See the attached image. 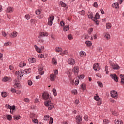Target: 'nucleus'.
<instances>
[{
    "label": "nucleus",
    "mask_w": 124,
    "mask_h": 124,
    "mask_svg": "<svg viewBox=\"0 0 124 124\" xmlns=\"http://www.w3.org/2000/svg\"><path fill=\"white\" fill-rule=\"evenodd\" d=\"M37 17L38 18V19H42V18H43V15L38 16Z\"/></svg>",
    "instance_id": "64"
},
{
    "label": "nucleus",
    "mask_w": 124,
    "mask_h": 124,
    "mask_svg": "<svg viewBox=\"0 0 124 124\" xmlns=\"http://www.w3.org/2000/svg\"><path fill=\"white\" fill-rule=\"evenodd\" d=\"M3 82H11V78L8 77H5L3 79Z\"/></svg>",
    "instance_id": "15"
},
{
    "label": "nucleus",
    "mask_w": 124,
    "mask_h": 124,
    "mask_svg": "<svg viewBox=\"0 0 124 124\" xmlns=\"http://www.w3.org/2000/svg\"><path fill=\"white\" fill-rule=\"evenodd\" d=\"M79 14H80V15H82L84 16L86 14V12H85V11L82 10L81 11L78 12Z\"/></svg>",
    "instance_id": "39"
},
{
    "label": "nucleus",
    "mask_w": 124,
    "mask_h": 124,
    "mask_svg": "<svg viewBox=\"0 0 124 124\" xmlns=\"http://www.w3.org/2000/svg\"><path fill=\"white\" fill-rule=\"evenodd\" d=\"M68 38L69 40H71L73 38L72 37V35L71 34H69L68 35Z\"/></svg>",
    "instance_id": "61"
},
{
    "label": "nucleus",
    "mask_w": 124,
    "mask_h": 124,
    "mask_svg": "<svg viewBox=\"0 0 124 124\" xmlns=\"http://www.w3.org/2000/svg\"><path fill=\"white\" fill-rule=\"evenodd\" d=\"M111 68L114 70L120 69V66L117 64H115L114 63H111L110 64Z\"/></svg>",
    "instance_id": "6"
},
{
    "label": "nucleus",
    "mask_w": 124,
    "mask_h": 124,
    "mask_svg": "<svg viewBox=\"0 0 124 124\" xmlns=\"http://www.w3.org/2000/svg\"><path fill=\"white\" fill-rule=\"evenodd\" d=\"M1 95L2 97H6V96H7V94L6 93V92H2L1 93Z\"/></svg>",
    "instance_id": "42"
},
{
    "label": "nucleus",
    "mask_w": 124,
    "mask_h": 124,
    "mask_svg": "<svg viewBox=\"0 0 124 124\" xmlns=\"http://www.w3.org/2000/svg\"><path fill=\"white\" fill-rule=\"evenodd\" d=\"M25 18L27 20H30L31 19V16L29 15H26L25 16Z\"/></svg>",
    "instance_id": "41"
},
{
    "label": "nucleus",
    "mask_w": 124,
    "mask_h": 124,
    "mask_svg": "<svg viewBox=\"0 0 124 124\" xmlns=\"http://www.w3.org/2000/svg\"><path fill=\"white\" fill-rule=\"evenodd\" d=\"M23 72L24 74H29V73H31V69L29 68L28 69L24 70Z\"/></svg>",
    "instance_id": "25"
},
{
    "label": "nucleus",
    "mask_w": 124,
    "mask_h": 124,
    "mask_svg": "<svg viewBox=\"0 0 124 124\" xmlns=\"http://www.w3.org/2000/svg\"><path fill=\"white\" fill-rule=\"evenodd\" d=\"M38 42H39L40 43H44V40H43V39H39V40H38Z\"/></svg>",
    "instance_id": "52"
},
{
    "label": "nucleus",
    "mask_w": 124,
    "mask_h": 124,
    "mask_svg": "<svg viewBox=\"0 0 124 124\" xmlns=\"http://www.w3.org/2000/svg\"><path fill=\"white\" fill-rule=\"evenodd\" d=\"M93 6H94V7H98V4H97V2H95L93 3Z\"/></svg>",
    "instance_id": "63"
},
{
    "label": "nucleus",
    "mask_w": 124,
    "mask_h": 124,
    "mask_svg": "<svg viewBox=\"0 0 124 124\" xmlns=\"http://www.w3.org/2000/svg\"><path fill=\"white\" fill-rule=\"evenodd\" d=\"M82 39H89L90 38V36L88 35H83L81 38Z\"/></svg>",
    "instance_id": "34"
},
{
    "label": "nucleus",
    "mask_w": 124,
    "mask_h": 124,
    "mask_svg": "<svg viewBox=\"0 0 124 124\" xmlns=\"http://www.w3.org/2000/svg\"><path fill=\"white\" fill-rule=\"evenodd\" d=\"M28 84L29 86H31L32 85V82L31 80H28Z\"/></svg>",
    "instance_id": "57"
},
{
    "label": "nucleus",
    "mask_w": 124,
    "mask_h": 124,
    "mask_svg": "<svg viewBox=\"0 0 124 124\" xmlns=\"http://www.w3.org/2000/svg\"><path fill=\"white\" fill-rule=\"evenodd\" d=\"M110 96L111 97H113L115 99L118 98V97H119L117 92L114 90L110 92Z\"/></svg>",
    "instance_id": "3"
},
{
    "label": "nucleus",
    "mask_w": 124,
    "mask_h": 124,
    "mask_svg": "<svg viewBox=\"0 0 124 124\" xmlns=\"http://www.w3.org/2000/svg\"><path fill=\"white\" fill-rule=\"evenodd\" d=\"M60 5L62 6V7H66L67 5L66 4H65L64 2L62 1L60 2Z\"/></svg>",
    "instance_id": "32"
},
{
    "label": "nucleus",
    "mask_w": 124,
    "mask_h": 124,
    "mask_svg": "<svg viewBox=\"0 0 124 124\" xmlns=\"http://www.w3.org/2000/svg\"><path fill=\"white\" fill-rule=\"evenodd\" d=\"M103 122H104V124H108L109 123V120H107V119H104L103 120Z\"/></svg>",
    "instance_id": "55"
},
{
    "label": "nucleus",
    "mask_w": 124,
    "mask_h": 124,
    "mask_svg": "<svg viewBox=\"0 0 124 124\" xmlns=\"http://www.w3.org/2000/svg\"><path fill=\"white\" fill-rule=\"evenodd\" d=\"M45 36H48V33H45L44 32H41L39 33L38 38L39 39H41L42 37H44Z\"/></svg>",
    "instance_id": "9"
},
{
    "label": "nucleus",
    "mask_w": 124,
    "mask_h": 124,
    "mask_svg": "<svg viewBox=\"0 0 124 124\" xmlns=\"http://www.w3.org/2000/svg\"><path fill=\"white\" fill-rule=\"evenodd\" d=\"M14 11V8L12 7H8L6 12L7 13H12Z\"/></svg>",
    "instance_id": "12"
},
{
    "label": "nucleus",
    "mask_w": 124,
    "mask_h": 124,
    "mask_svg": "<svg viewBox=\"0 0 124 124\" xmlns=\"http://www.w3.org/2000/svg\"><path fill=\"white\" fill-rule=\"evenodd\" d=\"M93 28H90L88 31V33L89 34H91L92 32H93Z\"/></svg>",
    "instance_id": "51"
},
{
    "label": "nucleus",
    "mask_w": 124,
    "mask_h": 124,
    "mask_svg": "<svg viewBox=\"0 0 124 124\" xmlns=\"http://www.w3.org/2000/svg\"><path fill=\"white\" fill-rule=\"evenodd\" d=\"M16 74H17L18 76H19L20 78H22L23 76H24V71H18L17 72H16Z\"/></svg>",
    "instance_id": "13"
},
{
    "label": "nucleus",
    "mask_w": 124,
    "mask_h": 124,
    "mask_svg": "<svg viewBox=\"0 0 124 124\" xmlns=\"http://www.w3.org/2000/svg\"><path fill=\"white\" fill-rule=\"evenodd\" d=\"M11 45V43L10 42H8L4 44V46H10Z\"/></svg>",
    "instance_id": "49"
},
{
    "label": "nucleus",
    "mask_w": 124,
    "mask_h": 124,
    "mask_svg": "<svg viewBox=\"0 0 124 124\" xmlns=\"http://www.w3.org/2000/svg\"><path fill=\"white\" fill-rule=\"evenodd\" d=\"M63 31H69V25H66L63 27Z\"/></svg>",
    "instance_id": "24"
},
{
    "label": "nucleus",
    "mask_w": 124,
    "mask_h": 124,
    "mask_svg": "<svg viewBox=\"0 0 124 124\" xmlns=\"http://www.w3.org/2000/svg\"><path fill=\"white\" fill-rule=\"evenodd\" d=\"M34 48L36 49V51H37V52H38V53H41V50H40V48H39V47H38V46L36 45L34 46Z\"/></svg>",
    "instance_id": "30"
},
{
    "label": "nucleus",
    "mask_w": 124,
    "mask_h": 124,
    "mask_svg": "<svg viewBox=\"0 0 124 124\" xmlns=\"http://www.w3.org/2000/svg\"><path fill=\"white\" fill-rule=\"evenodd\" d=\"M7 119L9 121H11L12 120V117L10 115H7Z\"/></svg>",
    "instance_id": "44"
},
{
    "label": "nucleus",
    "mask_w": 124,
    "mask_h": 124,
    "mask_svg": "<svg viewBox=\"0 0 124 124\" xmlns=\"http://www.w3.org/2000/svg\"><path fill=\"white\" fill-rule=\"evenodd\" d=\"M54 19H55V16H49L48 21L47 23L49 26H52V25H53V21H54Z\"/></svg>",
    "instance_id": "4"
},
{
    "label": "nucleus",
    "mask_w": 124,
    "mask_h": 124,
    "mask_svg": "<svg viewBox=\"0 0 124 124\" xmlns=\"http://www.w3.org/2000/svg\"><path fill=\"white\" fill-rule=\"evenodd\" d=\"M68 54V52L67 51V50H64L62 52H61L60 53V54L61 55V56H63V55H67Z\"/></svg>",
    "instance_id": "35"
},
{
    "label": "nucleus",
    "mask_w": 124,
    "mask_h": 124,
    "mask_svg": "<svg viewBox=\"0 0 124 124\" xmlns=\"http://www.w3.org/2000/svg\"><path fill=\"white\" fill-rule=\"evenodd\" d=\"M124 1V0H118V2L113 3L112 5L113 8H119V4H122V2Z\"/></svg>",
    "instance_id": "2"
},
{
    "label": "nucleus",
    "mask_w": 124,
    "mask_h": 124,
    "mask_svg": "<svg viewBox=\"0 0 124 124\" xmlns=\"http://www.w3.org/2000/svg\"><path fill=\"white\" fill-rule=\"evenodd\" d=\"M94 99L95 100H97V101L99 100V96H94Z\"/></svg>",
    "instance_id": "60"
},
{
    "label": "nucleus",
    "mask_w": 124,
    "mask_h": 124,
    "mask_svg": "<svg viewBox=\"0 0 124 124\" xmlns=\"http://www.w3.org/2000/svg\"><path fill=\"white\" fill-rule=\"evenodd\" d=\"M52 92L54 96H57V91L54 88L53 89Z\"/></svg>",
    "instance_id": "46"
},
{
    "label": "nucleus",
    "mask_w": 124,
    "mask_h": 124,
    "mask_svg": "<svg viewBox=\"0 0 124 124\" xmlns=\"http://www.w3.org/2000/svg\"><path fill=\"white\" fill-rule=\"evenodd\" d=\"M38 58L42 59V58H45V57H44V54H39V55L38 56Z\"/></svg>",
    "instance_id": "48"
},
{
    "label": "nucleus",
    "mask_w": 124,
    "mask_h": 124,
    "mask_svg": "<svg viewBox=\"0 0 124 124\" xmlns=\"http://www.w3.org/2000/svg\"><path fill=\"white\" fill-rule=\"evenodd\" d=\"M55 51L58 53H62V47H56L55 48Z\"/></svg>",
    "instance_id": "21"
},
{
    "label": "nucleus",
    "mask_w": 124,
    "mask_h": 124,
    "mask_svg": "<svg viewBox=\"0 0 124 124\" xmlns=\"http://www.w3.org/2000/svg\"><path fill=\"white\" fill-rule=\"evenodd\" d=\"M120 78H121V83L124 85V75H120Z\"/></svg>",
    "instance_id": "29"
},
{
    "label": "nucleus",
    "mask_w": 124,
    "mask_h": 124,
    "mask_svg": "<svg viewBox=\"0 0 124 124\" xmlns=\"http://www.w3.org/2000/svg\"><path fill=\"white\" fill-rule=\"evenodd\" d=\"M78 84H79V80H78V79L76 80L75 81V85L76 86H78Z\"/></svg>",
    "instance_id": "58"
},
{
    "label": "nucleus",
    "mask_w": 124,
    "mask_h": 124,
    "mask_svg": "<svg viewBox=\"0 0 124 124\" xmlns=\"http://www.w3.org/2000/svg\"><path fill=\"white\" fill-rule=\"evenodd\" d=\"M93 68L95 71H98L100 69V67L99 66V64L98 63H96L93 65Z\"/></svg>",
    "instance_id": "7"
},
{
    "label": "nucleus",
    "mask_w": 124,
    "mask_h": 124,
    "mask_svg": "<svg viewBox=\"0 0 124 124\" xmlns=\"http://www.w3.org/2000/svg\"><path fill=\"white\" fill-rule=\"evenodd\" d=\"M31 24H33V25H34L36 24V23H37V20L36 19H32L31 20Z\"/></svg>",
    "instance_id": "36"
},
{
    "label": "nucleus",
    "mask_w": 124,
    "mask_h": 124,
    "mask_svg": "<svg viewBox=\"0 0 124 124\" xmlns=\"http://www.w3.org/2000/svg\"><path fill=\"white\" fill-rule=\"evenodd\" d=\"M73 72H74L75 75H78V73L79 72V68L78 67V66H75L73 68Z\"/></svg>",
    "instance_id": "8"
},
{
    "label": "nucleus",
    "mask_w": 124,
    "mask_h": 124,
    "mask_svg": "<svg viewBox=\"0 0 124 124\" xmlns=\"http://www.w3.org/2000/svg\"><path fill=\"white\" fill-rule=\"evenodd\" d=\"M76 121L78 123H80L82 122V117H80V115H78L76 117Z\"/></svg>",
    "instance_id": "22"
},
{
    "label": "nucleus",
    "mask_w": 124,
    "mask_h": 124,
    "mask_svg": "<svg viewBox=\"0 0 124 124\" xmlns=\"http://www.w3.org/2000/svg\"><path fill=\"white\" fill-rule=\"evenodd\" d=\"M105 71H106V74H108V73H109V72L108 71V66H105Z\"/></svg>",
    "instance_id": "43"
},
{
    "label": "nucleus",
    "mask_w": 124,
    "mask_h": 124,
    "mask_svg": "<svg viewBox=\"0 0 124 124\" xmlns=\"http://www.w3.org/2000/svg\"><path fill=\"white\" fill-rule=\"evenodd\" d=\"M72 93H74V94H77L78 93V92H77V90H74L71 91Z\"/></svg>",
    "instance_id": "47"
},
{
    "label": "nucleus",
    "mask_w": 124,
    "mask_h": 124,
    "mask_svg": "<svg viewBox=\"0 0 124 124\" xmlns=\"http://www.w3.org/2000/svg\"><path fill=\"white\" fill-rule=\"evenodd\" d=\"M112 115H113L114 116H118V112L114 111H112Z\"/></svg>",
    "instance_id": "53"
},
{
    "label": "nucleus",
    "mask_w": 124,
    "mask_h": 124,
    "mask_svg": "<svg viewBox=\"0 0 124 124\" xmlns=\"http://www.w3.org/2000/svg\"><path fill=\"white\" fill-rule=\"evenodd\" d=\"M41 13V10H38L36 11V14L39 15Z\"/></svg>",
    "instance_id": "56"
},
{
    "label": "nucleus",
    "mask_w": 124,
    "mask_h": 124,
    "mask_svg": "<svg viewBox=\"0 0 124 124\" xmlns=\"http://www.w3.org/2000/svg\"><path fill=\"white\" fill-rule=\"evenodd\" d=\"M53 122H54V119H53V118L50 117V120H49V124H53Z\"/></svg>",
    "instance_id": "54"
},
{
    "label": "nucleus",
    "mask_w": 124,
    "mask_h": 124,
    "mask_svg": "<svg viewBox=\"0 0 124 124\" xmlns=\"http://www.w3.org/2000/svg\"><path fill=\"white\" fill-rule=\"evenodd\" d=\"M115 124H123V121L121 120H115L114 121Z\"/></svg>",
    "instance_id": "28"
},
{
    "label": "nucleus",
    "mask_w": 124,
    "mask_h": 124,
    "mask_svg": "<svg viewBox=\"0 0 124 124\" xmlns=\"http://www.w3.org/2000/svg\"><path fill=\"white\" fill-rule=\"evenodd\" d=\"M79 55L80 57H82V58H85L86 57V52L81 51L79 52Z\"/></svg>",
    "instance_id": "27"
},
{
    "label": "nucleus",
    "mask_w": 124,
    "mask_h": 124,
    "mask_svg": "<svg viewBox=\"0 0 124 124\" xmlns=\"http://www.w3.org/2000/svg\"><path fill=\"white\" fill-rule=\"evenodd\" d=\"M32 121L34 124H37V123H38V120L36 119H32Z\"/></svg>",
    "instance_id": "50"
},
{
    "label": "nucleus",
    "mask_w": 124,
    "mask_h": 124,
    "mask_svg": "<svg viewBox=\"0 0 124 124\" xmlns=\"http://www.w3.org/2000/svg\"><path fill=\"white\" fill-rule=\"evenodd\" d=\"M38 70H39L40 75H43V74H44V71H43V67L42 66L39 67Z\"/></svg>",
    "instance_id": "16"
},
{
    "label": "nucleus",
    "mask_w": 124,
    "mask_h": 124,
    "mask_svg": "<svg viewBox=\"0 0 124 124\" xmlns=\"http://www.w3.org/2000/svg\"><path fill=\"white\" fill-rule=\"evenodd\" d=\"M68 64H70L71 65H73L75 64V60L72 58H70L68 60Z\"/></svg>",
    "instance_id": "11"
},
{
    "label": "nucleus",
    "mask_w": 124,
    "mask_h": 124,
    "mask_svg": "<svg viewBox=\"0 0 124 124\" xmlns=\"http://www.w3.org/2000/svg\"><path fill=\"white\" fill-rule=\"evenodd\" d=\"M19 66L20 67H23L24 66H26V62H21L20 63Z\"/></svg>",
    "instance_id": "40"
},
{
    "label": "nucleus",
    "mask_w": 124,
    "mask_h": 124,
    "mask_svg": "<svg viewBox=\"0 0 124 124\" xmlns=\"http://www.w3.org/2000/svg\"><path fill=\"white\" fill-rule=\"evenodd\" d=\"M104 37L106 38V39L109 40L110 38H111V36L109 33H105Z\"/></svg>",
    "instance_id": "20"
},
{
    "label": "nucleus",
    "mask_w": 124,
    "mask_h": 124,
    "mask_svg": "<svg viewBox=\"0 0 124 124\" xmlns=\"http://www.w3.org/2000/svg\"><path fill=\"white\" fill-rule=\"evenodd\" d=\"M42 97L45 100L49 99L48 100L44 102L45 105V106L48 107V110H52V109L54 108L55 104L54 103H52V102L51 101L52 98L50 97L49 93H48L47 92L43 93L42 94Z\"/></svg>",
    "instance_id": "1"
},
{
    "label": "nucleus",
    "mask_w": 124,
    "mask_h": 124,
    "mask_svg": "<svg viewBox=\"0 0 124 124\" xmlns=\"http://www.w3.org/2000/svg\"><path fill=\"white\" fill-rule=\"evenodd\" d=\"M56 78V75H54V74H52L50 75V79L51 81H55V78Z\"/></svg>",
    "instance_id": "23"
},
{
    "label": "nucleus",
    "mask_w": 124,
    "mask_h": 124,
    "mask_svg": "<svg viewBox=\"0 0 124 124\" xmlns=\"http://www.w3.org/2000/svg\"><path fill=\"white\" fill-rule=\"evenodd\" d=\"M80 89H82L83 91H85V90H86V84H82L80 86Z\"/></svg>",
    "instance_id": "38"
},
{
    "label": "nucleus",
    "mask_w": 124,
    "mask_h": 124,
    "mask_svg": "<svg viewBox=\"0 0 124 124\" xmlns=\"http://www.w3.org/2000/svg\"><path fill=\"white\" fill-rule=\"evenodd\" d=\"M110 77L113 79H114L115 82H118V77H117V75L115 74H111Z\"/></svg>",
    "instance_id": "14"
},
{
    "label": "nucleus",
    "mask_w": 124,
    "mask_h": 124,
    "mask_svg": "<svg viewBox=\"0 0 124 124\" xmlns=\"http://www.w3.org/2000/svg\"><path fill=\"white\" fill-rule=\"evenodd\" d=\"M17 35H18V32L14 31L10 34V37H11V38H14V37H16Z\"/></svg>",
    "instance_id": "17"
},
{
    "label": "nucleus",
    "mask_w": 124,
    "mask_h": 124,
    "mask_svg": "<svg viewBox=\"0 0 124 124\" xmlns=\"http://www.w3.org/2000/svg\"><path fill=\"white\" fill-rule=\"evenodd\" d=\"M43 120H44V121H49V120H50V117L49 115H45L44 117Z\"/></svg>",
    "instance_id": "31"
},
{
    "label": "nucleus",
    "mask_w": 124,
    "mask_h": 124,
    "mask_svg": "<svg viewBox=\"0 0 124 124\" xmlns=\"http://www.w3.org/2000/svg\"><path fill=\"white\" fill-rule=\"evenodd\" d=\"M14 88H17L20 89L21 88V85H20V81L19 80H16L15 81V84L14 85Z\"/></svg>",
    "instance_id": "10"
},
{
    "label": "nucleus",
    "mask_w": 124,
    "mask_h": 124,
    "mask_svg": "<svg viewBox=\"0 0 124 124\" xmlns=\"http://www.w3.org/2000/svg\"><path fill=\"white\" fill-rule=\"evenodd\" d=\"M106 26L107 29H111V28L112 27V25L110 23H107Z\"/></svg>",
    "instance_id": "33"
},
{
    "label": "nucleus",
    "mask_w": 124,
    "mask_h": 124,
    "mask_svg": "<svg viewBox=\"0 0 124 124\" xmlns=\"http://www.w3.org/2000/svg\"><path fill=\"white\" fill-rule=\"evenodd\" d=\"M2 35H3V36H4V37H6V36L7 35V34H6V33L5 32L2 31Z\"/></svg>",
    "instance_id": "62"
},
{
    "label": "nucleus",
    "mask_w": 124,
    "mask_h": 124,
    "mask_svg": "<svg viewBox=\"0 0 124 124\" xmlns=\"http://www.w3.org/2000/svg\"><path fill=\"white\" fill-rule=\"evenodd\" d=\"M88 18L93 21V14L92 12L88 13Z\"/></svg>",
    "instance_id": "19"
},
{
    "label": "nucleus",
    "mask_w": 124,
    "mask_h": 124,
    "mask_svg": "<svg viewBox=\"0 0 124 124\" xmlns=\"http://www.w3.org/2000/svg\"><path fill=\"white\" fill-rule=\"evenodd\" d=\"M100 18V16H99V14L97 13L95 15V17H93V21L95 22L96 25H98L99 24V21L97 20V19H99Z\"/></svg>",
    "instance_id": "5"
},
{
    "label": "nucleus",
    "mask_w": 124,
    "mask_h": 124,
    "mask_svg": "<svg viewBox=\"0 0 124 124\" xmlns=\"http://www.w3.org/2000/svg\"><path fill=\"white\" fill-rule=\"evenodd\" d=\"M28 61L31 63H34V62H36V59L34 58H29Z\"/></svg>",
    "instance_id": "18"
},
{
    "label": "nucleus",
    "mask_w": 124,
    "mask_h": 124,
    "mask_svg": "<svg viewBox=\"0 0 124 124\" xmlns=\"http://www.w3.org/2000/svg\"><path fill=\"white\" fill-rule=\"evenodd\" d=\"M10 113L11 114H13V111H14V110H15V106H13V107L11 106V108H10Z\"/></svg>",
    "instance_id": "37"
},
{
    "label": "nucleus",
    "mask_w": 124,
    "mask_h": 124,
    "mask_svg": "<svg viewBox=\"0 0 124 124\" xmlns=\"http://www.w3.org/2000/svg\"><path fill=\"white\" fill-rule=\"evenodd\" d=\"M85 44L86 45L87 47H91V46H92V45H93L92 42H91L90 41H86L85 42Z\"/></svg>",
    "instance_id": "26"
},
{
    "label": "nucleus",
    "mask_w": 124,
    "mask_h": 124,
    "mask_svg": "<svg viewBox=\"0 0 124 124\" xmlns=\"http://www.w3.org/2000/svg\"><path fill=\"white\" fill-rule=\"evenodd\" d=\"M24 101L25 102H27V103H29V102H30V99H29V98H26L24 99Z\"/></svg>",
    "instance_id": "59"
},
{
    "label": "nucleus",
    "mask_w": 124,
    "mask_h": 124,
    "mask_svg": "<svg viewBox=\"0 0 124 124\" xmlns=\"http://www.w3.org/2000/svg\"><path fill=\"white\" fill-rule=\"evenodd\" d=\"M52 62L53 64H57V61L56 60V59L53 58L52 60Z\"/></svg>",
    "instance_id": "45"
}]
</instances>
